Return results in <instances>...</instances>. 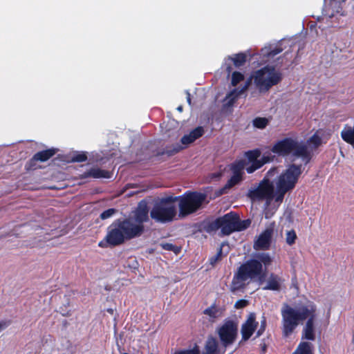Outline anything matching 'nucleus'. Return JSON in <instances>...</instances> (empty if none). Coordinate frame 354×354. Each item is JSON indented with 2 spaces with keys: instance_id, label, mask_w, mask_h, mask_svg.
Wrapping results in <instances>:
<instances>
[{
  "instance_id": "obj_1",
  "label": "nucleus",
  "mask_w": 354,
  "mask_h": 354,
  "mask_svg": "<svg viewBox=\"0 0 354 354\" xmlns=\"http://www.w3.org/2000/svg\"><path fill=\"white\" fill-rule=\"evenodd\" d=\"M281 331L283 337L290 336L301 322L306 319L302 328L301 339L308 341L315 339V321L317 306L313 302L295 308L284 304L281 310Z\"/></svg>"
},
{
  "instance_id": "obj_2",
  "label": "nucleus",
  "mask_w": 354,
  "mask_h": 354,
  "mask_svg": "<svg viewBox=\"0 0 354 354\" xmlns=\"http://www.w3.org/2000/svg\"><path fill=\"white\" fill-rule=\"evenodd\" d=\"M272 262V257L266 252L257 253L243 262L234 273L230 284L231 292L245 289L254 280L263 279L266 276L267 268Z\"/></svg>"
},
{
  "instance_id": "obj_3",
  "label": "nucleus",
  "mask_w": 354,
  "mask_h": 354,
  "mask_svg": "<svg viewBox=\"0 0 354 354\" xmlns=\"http://www.w3.org/2000/svg\"><path fill=\"white\" fill-rule=\"evenodd\" d=\"M142 235V227L134 225L131 218L114 221L107 228V233L98 245L101 248L115 247Z\"/></svg>"
},
{
  "instance_id": "obj_4",
  "label": "nucleus",
  "mask_w": 354,
  "mask_h": 354,
  "mask_svg": "<svg viewBox=\"0 0 354 354\" xmlns=\"http://www.w3.org/2000/svg\"><path fill=\"white\" fill-rule=\"evenodd\" d=\"M271 151L281 157L292 153L294 157L301 158L305 165L308 164L312 159L311 152L307 145L290 137L277 141L272 147Z\"/></svg>"
},
{
  "instance_id": "obj_5",
  "label": "nucleus",
  "mask_w": 354,
  "mask_h": 354,
  "mask_svg": "<svg viewBox=\"0 0 354 354\" xmlns=\"http://www.w3.org/2000/svg\"><path fill=\"white\" fill-rule=\"evenodd\" d=\"M276 176L277 167H273L267 171L257 188L249 190L248 197L253 201L266 200L270 203L274 197V181Z\"/></svg>"
},
{
  "instance_id": "obj_6",
  "label": "nucleus",
  "mask_w": 354,
  "mask_h": 354,
  "mask_svg": "<svg viewBox=\"0 0 354 354\" xmlns=\"http://www.w3.org/2000/svg\"><path fill=\"white\" fill-rule=\"evenodd\" d=\"M176 196H167L156 202L150 211V216L157 223H167L174 220L177 211L174 202Z\"/></svg>"
},
{
  "instance_id": "obj_7",
  "label": "nucleus",
  "mask_w": 354,
  "mask_h": 354,
  "mask_svg": "<svg viewBox=\"0 0 354 354\" xmlns=\"http://www.w3.org/2000/svg\"><path fill=\"white\" fill-rule=\"evenodd\" d=\"M252 78L260 92H267L281 82L283 74L281 71L276 70L274 66L266 65L256 71Z\"/></svg>"
},
{
  "instance_id": "obj_8",
  "label": "nucleus",
  "mask_w": 354,
  "mask_h": 354,
  "mask_svg": "<svg viewBox=\"0 0 354 354\" xmlns=\"http://www.w3.org/2000/svg\"><path fill=\"white\" fill-rule=\"evenodd\" d=\"M177 197L179 200V216L181 217L196 212L202 208L203 203H209L206 194L196 191H187L182 196Z\"/></svg>"
},
{
  "instance_id": "obj_9",
  "label": "nucleus",
  "mask_w": 354,
  "mask_h": 354,
  "mask_svg": "<svg viewBox=\"0 0 354 354\" xmlns=\"http://www.w3.org/2000/svg\"><path fill=\"white\" fill-rule=\"evenodd\" d=\"M302 173V165L291 164L282 173H279L277 167L276 187L284 189L285 192L292 190L298 182Z\"/></svg>"
},
{
  "instance_id": "obj_10",
  "label": "nucleus",
  "mask_w": 354,
  "mask_h": 354,
  "mask_svg": "<svg viewBox=\"0 0 354 354\" xmlns=\"http://www.w3.org/2000/svg\"><path fill=\"white\" fill-rule=\"evenodd\" d=\"M217 333L222 345L227 347L232 345L237 337L238 324L232 319L225 320L218 328Z\"/></svg>"
},
{
  "instance_id": "obj_11",
  "label": "nucleus",
  "mask_w": 354,
  "mask_h": 354,
  "mask_svg": "<svg viewBox=\"0 0 354 354\" xmlns=\"http://www.w3.org/2000/svg\"><path fill=\"white\" fill-rule=\"evenodd\" d=\"M57 152V149L54 148L37 152L34 156L26 163L25 169L28 171H34L41 168L38 165V162H44L50 159Z\"/></svg>"
},
{
  "instance_id": "obj_12",
  "label": "nucleus",
  "mask_w": 354,
  "mask_h": 354,
  "mask_svg": "<svg viewBox=\"0 0 354 354\" xmlns=\"http://www.w3.org/2000/svg\"><path fill=\"white\" fill-rule=\"evenodd\" d=\"M259 326L255 313H250L241 328V341L246 342L255 333Z\"/></svg>"
},
{
  "instance_id": "obj_13",
  "label": "nucleus",
  "mask_w": 354,
  "mask_h": 354,
  "mask_svg": "<svg viewBox=\"0 0 354 354\" xmlns=\"http://www.w3.org/2000/svg\"><path fill=\"white\" fill-rule=\"evenodd\" d=\"M218 219L222 235L227 236L236 232V212H230L223 216H219Z\"/></svg>"
},
{
  "instance_id": "obj_14",
  "label": "nucleus",
  "mask_w": 354,
  "mask_h": 354,
  "mask_svg": "<svg viewBox=\"0 0 354 354\" xmlns=\"http://www.w3.org/2000/svg\"><path fill=\"white\" fill-rule=\"evenodd\" d=\"M134 225H140L142 227V234L145 231L144 223L149 221V207L145 201H141L134 212L133 217H131Z\"/></svg>"
},
{
  "instance_id": "obj_15",
  "label": "nucleus",
  "mask_w": 354,
  "mask_h": 354,
  "mask_svg": "<svg viewBox=\"0 0 354 354\" xmlns=\"http://www.w3.org/2000/svg\"><path fill=\"white\" fill-rule=\"evenodd\" d=\"M274 229L272 227H267L257 238L254 242V248L257 250H269L272 243Z\"/></svg>"
},
{
  "instance_id": "obj_16",
  "label": "nucleus",
  "mask_w": 354,
  "mask_h": 354,
  "mask_svg": "<svg viewBox=\"0 0 354 354\" xmlns=\"http://www.w3.org/2000/svg\"><path fill=\"white\" fill-rule=\"evenodd\" d=\"M343 1L339 0H324L322 9L323 15L329 18H332L336 13H339L342 10L341 3Z\"/></svg>"
},
{
  "instance_id": "obj_17",
  "label": "nucleus",
  "mask_w": 354,
  "mask_h": 354,
  "mask_svg": "<svg viewBox=\"0 0 354 354\" xmlns=\"http://www.w3.org/2000/svg\"><path fill=\"white\" fill-rule=\"evenodd\" d=\"M81 176L82 178H110L111 177V173L107 170L102 169L98 167H93L84 172Z\"/></svg>"
},
{
  "instance_id": "obj_18",
  "label": "nucleus",
  "mask_w": 354,
  "mask_h": 354,
  "mask_svg": "<svg viewBox=\"0 0 354 354\" xmlns=\"http://www.w3.org/2000/svg\"><path fill=\"white\" fill-rule=\"evenodd\" d=\"M251 80H248L240 89L234 88L232 91H230L226 96L225 100H227L225 105L227 106H232L238 97L243 93L249 87L250 84Z\"/></svg>"
},
{
  "instance_id": "obj_19",
  "label": "nucleus",
  "mask_w": 354,
  "mask_h": 354,
  "mask_svg": "<svg viewBox=\"0 0 354 354\" xmlns=\"http://www.w3.org/2000/svg\"><path fill=\"white\" fill-rule=\"evenodd\" d=\"M221 229L218 217L214 220H205L201 224V231L205 232L208 234L216 232Z\"/></svg>"
},
{
  "instance_id": "obj_20",
  "label": "nucleus",
  "mask_w": 354,
  "mask_h": 354,
  "mask_svg": "<svg viewBox=\"0 0 354 354\" xmlns=\"http://www.w3.org/2000/svg\"><path fill=\"white\" fill-rule=\"evenodd\" d=\"M281 279L277 274L271 273L267 281L266 286L263 288L264 290H279L281 288L280 281Z\"/></svg>"
},
{
  "instance_id": "obj_21",
  "label": "nucleus",
  "mask_w": 354,
  "mask_h": 354,
  "mask_svg": "<svg viewBox=\"0 0 354 354\" xmlns=\"http://www.w3.org/2000/svg\"><path fill=\"white\" fill-rule=\"evenodd\" d=\"M205 351L203 354H219L218 343L215 337H208L205 346Z\"/></svg>"
},
{
  "instance_id": "obj_22",
  "label": "nucleus",
  "mask_w": 354,
  "mask_h": 354,
  "mask_svg": "<svg viewBox=\"0 0 354 354\" xmlns=\"http://www.w3.org/2000/svg\"><path fill=\"white\" fill-rule=\"evenodd\" d=\"M292 354H313V346L308 342H301Z\"/></svg>"
},
{
  "instance_id": "obj_23",
  "label": "nucleus",
  "mask_w": 354,
  "mask_h": 354,
  "mask_svg": "<svg viewBox=\"0 0 354 354\" xmlns=\"http://www.w3.org/2000/svg\"><path fill=\"white\" fill-rule=\"evenodd\" d=\"M243 180L242 177L232 175L230 178L227 180L225 186L221 189L220 193L221 194L226 193L225 191L227 189H230L236 185L239 184Z\"/></svg>"
},
{
  "instance_id": "obj_24",
  "label": "nucleus",
  "mask_w": 354,
  "mask_h": 354,
  "mask_svg": "<svg viewBox=\"0 0 354 354\" xmlns=\"http://www.w3.org/2000/svg\"><path fill=\"white\" fill-rule=\"evenodd\" d=\"M282 50L283 48L281 47L274 46L273 48H265L261 50V52L263 56H266L268 58H273L274 56L281 53Z\"/></svg>"
},
{
  "instance_id": "obj_25",
  "label": "nucleus",
  "mask_w": 354,
  "mask_h": 354,
  "mask_svg": "<svg viewBox=\"0 0 354 354\" xmlns=\"http://www.w3.org/2000/svg\"><path fill=\"white\" fill-rule=\"evenodd\" d=\"M341 136L344 141L350 144L354 147V131H351V127H348L346 129L341 132Z\"/></svg>"
},
{
  "instance_id": "obj_26",
  "label": "nucleus",
  "mask_w": 354,
  "mask_h": 354,
  "mask_svg": "<svg viewBox=\"0 0 354 354\" xmlns=\"http://www.w3.org/2000/svg\"><path fill=\"white\" fill-rule=\"evenodd\" d=\"M184 147H183L180 145H176L175 146L172 147H167L166 149L162 150L160 152H158L156 155L157 156H162L164 154H167L168 156H171L177 153H178L180 151H181Z\"/></svg>"
},
{
  "instance_id": "obj_27",
  "label": "nucleus",
  "mask_w": 354,
  "mask_h": 354,
  "mask_svg": "<svg viewBox=\"0 0 354 354\" xmlns=\"http://www.w3.org/2000/svg\"><path fill=\"white\" fill-rule=\"evenodd\" d=\"M236 221L237 223L236 224V232H240L248 228L251 224V221L250 219H245L241 221L238 214L236 213Z\"/></svg>"
},
{
  "instance_id": "obj_28",
  "label": "nucleus",
  "mask_w": 354,
  "mask_h": 354,
  "mask_svg": "<svg viewBox=\"0 0 354 354\" xmlns=\"http://www.w3.org/2000/svg\"><path fill=\"white\" fill-rule=\"evenodd\" d=\"M269 123L266 118L257 117L252 120L253 126L259 129H265Z\"/></svg>"
},
{
  "instance_id": "obj_29",
  "label": "nucleus",
  "mask_w": 354,
  "mask_h": 354,
  "mask_svg": "<svg viewBox=\"0 0 354 354\" xmlns=\"http://www.w3.org/2000/svg\"><path fill=\"white\" fill-rule=\"evenodd\" d=\"M230 59L236 67H240L246 62V55L243 53L236 54L234 57Z\"/></svg>"
},
{
  "instance_id": "obj_30",
  "label": "nucleus",
  "mask_w": 354,
  "mask_h": 354,
  "mask_svg": "<svg viewBox=\"0 0 354 354\" xmlns=\"http://www.w3.org/2000/svg\"><path fill=\"white\" fill-rule=\"evenodd\" d=\"M244 165L243 162H239L236 163H234L231 166V170L232 171V175L238 176L243 178Z\"/></svg>"
},
{
  "instance_id": "obj_31",
  "label": "nucleus",
  "mask_w": 354,
  "mask_h": 354,
  "mask_svg": "<svg viewBox=\"0 0 354 354\" xmlns=\"http://www.w3.org/2000/svg\"><path fill=\"white\" fill-rule=\"evenodd\" d=\"M267 327V319L266 317L263 315L261 318L260 326L259 329L256 331L254 338H258L261 337L265 332Z\"/></svg>"
},
{
  "instance_id": "obj_32",
  "label": "nucleus",
  "mask_w": 354,
  "mask_h": 354,
  "mask_svg": "<svg viewBox=\"0 0 354 354\" xmlns=\"http://www.w3.org/2000/svg\"><path fill=\"white\" fill-rule=\"evenodd\" d=\"M250 162L251 165L249 167H246V171L248 174H252L263 166V162H262V161H261V160L259 159L253 160Z\"/></svg>"
},
{
  "instance_id": "obj_33",
  "label": "nucleus",
  "mask_w": 354,
  "mask_h": 354,
  "mask_svg": "<svg viewBox=\"0 0 354 354\" xmlns=\"http://www.w3.org/2000/svg\"><path fill=\"white\" fill-rule=\"evenodd\" d=\"M297 239V236L294 230H290L286 232V242L288 245H292L295 243Z\"/></svg>"
},
{
  "instance_id": "obj_34",
  "label": "nucleus",
  "mask_w": 354,
  "mask_h": 354,
  "mask_svg": "<svg viewBox=\"0 0 354 354\" xmlns=\"http://www.w3.org/2000/svg\"><path fill=\"white\" fill-rule=\"evenodd\" d=\"M261 150L255 149L253 150H249L245 152V156L247 157L249 162L257 160L261 156Z\"/></svg>"
},
{
  "instance_id": "obj_35",
  "label": "nucleus",
  "mask_w": 354,
  "mask_h": 354,
  "mask_svg": "<svg viewBox=\"0 0 354 354\" xmlns=\"http://www.w3.org/2000/svg\"><path fill=\"white\" fill-rule=\"evenodd\" d=\"M87 154L85 152H77L73 155L71 159V162H82L87 160Z\"/></svg>"
},
{
  "instance_id": "obj_36",
  "label": "nucleus",
  "mask_w": 354,
  "mask_h": 354,
  "mask_svg": "<svg viewBox=\"0 0 354 354\" xmlns=\"http://www.w3.org/2000/svg\"><path fill=\"white\" fill-rule=\"evenodd\" d=\"M161 248L163 250L172 251L176 254H178L180 252V248L170 243H162L160 244Z\"/></svg>"
},
{
  "instance_id": "obj_37",
  "label": "nucleus",
  "mask_w": 354,
  "mask_h": 354,
  "mask_svg": "<svg viewBox=\"0 0 354 354\" xmlns=\"http://www.w3.org/2000/svg\"><path fill=\"white\" fill-rule=\"evenodd\" d=\"M218 310L216 308L215 304L212 305L207 308L205 309L203 311V314L208 315L211 318H216L218 317Z\"/></svg>"
},
{
  "instance_id": "obj_38",
  "label": "nucleus",
  "mask_w": 354,
  "mask_h": 354,
  "mask_svg": "<svg viewBox=\"0 0 354 354\" xmlns=\"http://www.w3.org/2000/svg\"><path fill=\"white\" fill-rule=\"evenodd\" d=\"M243 79L244 75L241 72L234 71L232 74L231 84L233 86H236Z\"/></svg>"
},
{
  "instance_id": "obj_39",
  "label": "nucleus",
  "mask_w": 354,
  "mask_h": 354,
  "mask_svg": "<svg viewBox=\"0 0 354 354\" xmlns=\"http://www.w3.org/2000/svg\"><path fill=\"white\" fill-rule=\"evenodd\" d=\"M288 192H285L284 189L276 187V192L274 193V199L277 203H281L284 198L286 194Z\"/></svg>"
},
{
  "instance_id": "obj_40",
  "label": "nucleus",
  "mask_w": 354,
  "mask_h": 354,
  "mask_svg": "<svg viewBox=\"0 0 354 354\" xmlns=\"http://www.w3.org/2000/svg\"><path fill=\"white\" fill-rule=\"evenodd\" d=\"M117 212L118 210L115 208H109L102 212L100 215V218L102 220H106L113 216Z\"/></svg>"
},
{
  "instance_id": "obj_41",
  "label": "nucleus",
  "mask_w": 354,
  "mask_h": 354,
  "mask_svg": "<svg viewBox=\"0 0 354 354\" xmlns=\"http://www.w3.org/2000/svg\"><path fill=\"white\" fill-rule=\"evenodd\" d=\"M204 133V129L202 127H198L190 131L189 134L192 136V138L194 140H197L201 138Z\"/></svg>"
},
{
  "instance_id": "obj_42",
  "label": "nucleus",
  "mask_w": 354,
  "mask_h": 354,
  "mask_svg": "<svg viewBox=\"0 0 354 354\" xmlns=\"http://www.w3.org/2000/svg\"><path fill=\"white\" fill-rule=\"evenodd\" d=\"M309 142L313 144L315 147H318L322 144V139L318 135L314 134L310 138Z\"/></svg>"
},
{
  "instance_id": "obj_43",
  "label": "nucleus",
  "mask_w": 354,
  "mask_h": 354,
  "mask_svg": "<svg viewBox=\"0 0 354 354\" xmlns=\"http://www.w3.org/2000/svg\"><path fill=\"white\" fill-rule=\"evenodd\" d=\"M249 305V301L246 299H239L234 304V308L236 309L243 308Z\"/></svg>"
},
{
  "instance_id": "obj_44",
  "label": "nucleus",
  "mask_w": 354,
  "mask_h": 354,
  "mask_svg": "<svg viewBox=\"0 0 354 354\" xmlns=\"http://www.w3.org/2000/svg\"><path fill=\"white\" fill-rule=\"evenodd\" d=\"M274 156H272L270 152L265 153L262 158L260 159L262 162H263V165L268 162H270L274 160Z\"/></svg>"
},
{
  "instance_id": "obj_45",
  "label": "nucleus",
  "mask_w": 354,
  "mask_h": 354,
  "mask_svg": "<svg viewBox=\"0 0 354 354\" xmlns=\"http://www.w3.org/2000/svg\"><path fill=\"white\" fill-rule=\"evenodd\" d=\"M183 145H189L194 142V140L192 138V136L189 134L184 135L180 140Z\"/></svg>"
},
{
  "instance_id": "obj_46",
  "label": "nucleus",
  "mask_w": 354,
  "mask_h": 354,
  "mask_svg": "<svg viewBox=\"0 0 354 354\" xmlns=\"http://www.w3.org/2000/svg\"><path fill=\"white\" fill-rule=\"evenodd\" d=\"M174 354H199V350L197 347L190 350H183L176 352Z\"/></svg>"
},
{
  "instance_id": "obj_47",
  "label": "nucleus",
  "mask_w": 354,
  "mask_h": 354,
  "mask_svg": "<svg viewBox=\"0 0 354 354\" xmlns=\"http://www.w3.org/2000/svg\"><path fill=\"white\" fill-rule=\"evenodd\" d=\"M221 254H222V248H220V249H219L218 252L216 253V254L215 256L212 257L209 259L210 263L212 265H214L218 260H219L221 259Z\"/></svg>"
},
{
  "instance_id": "obj_48",
  "label": "nucleus",
  "mask_w": 354,
  "mask_h": 354,
  "mask_svg": "<svg viewBox=\"0 0 354 354\" xmlns=\"http://www.w3.org/2000/svg\"><path fill=\"white\" fill-rule=\"evenodd\" d=\"M11 324L10 320H3L0 322V332L6 329Z\"/></svg>"
},
{
  "instance_id": "obj_49",
  "label": "nucleus",
  "mask_w": 354,
  "mask_h": 354,
  "mask_svg": "<svg viewBox=\"0 0 354 354\" xmlns=\"http://www.w3.org/2000/svg\"><path fill=\"white\" fill-rule=\"evenodd\" d=\"M260 348H261V352L260 353L261 354H264L266 353V351H267V345L266 344V343L264 342H262L261 344H260Z\"/></svg>"
},
{
  "instance_id": "obj_50",
  "label": "nucleus",
  "mask_w": 354,
  "mask_h": 354,
  "mask_svg": "<svg viewBox=\"0 0 354 354\" xmlns=\"http://www.w3.org/2000/svg\"><path fill=\"white\" fill-rule=\"evenodd\" d=\"M232 71V66L230 65H227L226 66V71H227L228 75L231 73Z\"/></svg>"
},
{
  "instance_id": "obj_51",
  "label": "nucleus",
  "mask_w": 354,
  "mask_h": 354,
  "mask_svg": "<svg viewBox=\"0 0 354 354\" xmlns=\"http://www.w3.org/2000/svg\"><path fill=\"white\" fill-rule=\"evenodd\" d=\"M187 102L189 104H191V96L189 93L187 92Z\"/></svg>"
},
{
  "instance_id": "obj_52",
  "label": "nucleus",
  "mask_w": 354,
  "mask_h": 354,
  "mask_svg": "<svg viewBox=\"0 0 354 354\" xmlns=\"http://www.w3.org/2000/svg\"><path fill=\"white\" fill-rule=\"evenodd\" d=\"M177 109H178V111H183V107H182L181 106H178V107L177 108Z\"/></svg>"
},
{
  "instance_id": "obj_53",
  "label": "nucleus",
  "mask_w": 354,
  "mask_h": 354,
  "mask_svg": "<svg viewBox=\"0 0 354 354\" xmlns=\"http://www.w3.org/2000/svg\"><path fill=\"white\" fill-rule=\"evenodd\" d=\"M315 25H316L315 24H313V25H311V26H310V28H312L313 27H315Z\"/></svg>"
},
{
  "instance_id": "obj_54",
  "label": "nucleus",
  "mask_w": 354,
  "mask_h": 354,
  "mask_svg": "<svg viewBox=\"0 0 354 354\" xmlns=\"http://www.w3.org/2000/svg\"><path fill=\"white\" fill-rule=\"evenodd\" d=\"M62 315H63V316H68L69 314L66 313V314H62Z\"/></svg>"
}]
</instances>
